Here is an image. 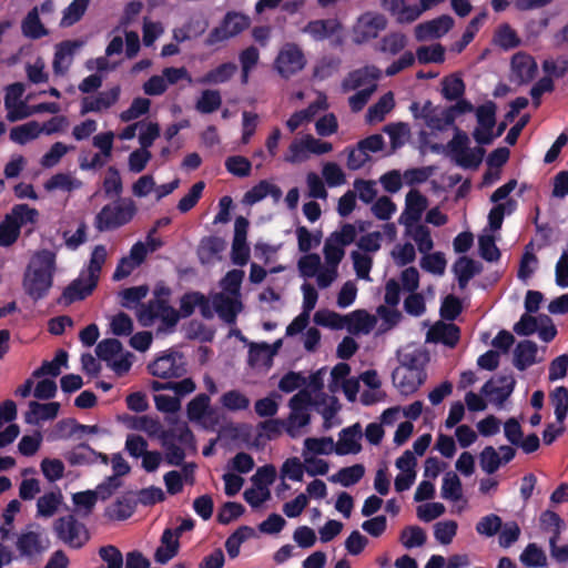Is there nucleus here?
I'll use <instances>...</instances> for the list:
<instances>
[{
  "mask_svg": "<svg viewBox=\"0 0 568 568\" xmlns=\"http://www.w3.org/2000/svg\"><path fill=\"white\" fill-rule=\"evenodd\" d=\"M357 232L354 225L344 224L324 242L323 260L320 254L302 255L297 261V272L303 280H313L320 290H328L339 277V265L345 256V247L353 243Z\"/></svg>",
  "mask_w": 568,
  "mask_h": 568,
  "instance_id": "1",
  "label": "nucleus"
},
{
  "mask_svg": "<svg viewBox=\"0 0 568 568\" xmlns=\"http://www.w3.org/2000/svg\"><path fill=\"white\" fill-rule=\"evenodd\" d=\"M55 272V254L43 250L32 255L24 275L22 286L33 300L43 298L52 286Z\"/></svg>",
  "mask_w": 568,
  "mask_h": 568,
  "instance_id": "2",
  "label": "nucleus"
},
{
  "mask_svg": "<svg viewBox=\"0 0 568 568\" xmlns=\"http://www.w3.org/2000/svg\"><path fill=\"white\" fill-rule=\"evenodd\" d=\"M155 297L148 304H142L138 311V320L144 327L151 326L156 320L161 321L158 333L172 332L179 322V313L168 301L170 290L164 286L155 288Z\"/></svg>",
  "mask_w": 568,
  "mask_h": 568,
  "instance_id": "3",
  "label": "nucleus"
},
{
  "mask_svg": "<svg viewBox=\"0 0 568 568\" xmlns=\"http://www.w3.org/2000/svg\"><path fill=\"white\" fill-rule=\"evenodd\" d=\"M106 256V247L104 245H97L92 251L87 272L82 273L78 280L64 290L63 298L71 303L91 294L98 283Z\"/></svg>",
  "mask_w": 568,
  "mask_h": 568,
  "instance_id": "4",
  "label": "nucleus"
},
{
  "mask_svg": "<svg viewBox=\"0 0 568 568\" xmlns=\"http://www.w3.org/2000/svg\"><path fill=\"white\" fill-rule=\"evenodd\" d=\"M313 404L311 390L303 389L295 394L288 403L291 413L284 420L285 432L293 438L302 435V430L310 424L308 409Z\"/></svg>",
  "mask_w": 568,
  "mask_h": 568,
  "instance_id": "5",
  "label": "nucleus"
},
{
  "mask_svg": "<svg viewBox=\"0 0 568 568\" xmlns=\"http://www.w3.org/2000/svg\"><path fill=\"white\" fill-rule=\"evenodd\" d=\"M53 530L61 541L74 549L83 547L90 539L88 528L74 515L58 518L53 524Z\"/></svg>",
  "mask_w": 568,
  "mask_h": 568,
  "instance_id": "6",
  "label": "nucleus"
},
{
  "mask_svg": "<svg viewBox=\"0 0 568 568\" xmlns=\"http://www.w3.org/2000/svg\"><path fill=\"white\" fill-rule=\"evenodd\" d=\"M307 60L302 48L293 42L284 43L274 60V69L285 79L300 73Z\"/></svg>",
  "mask_w": 568,
  "mask_h": 568,
  "instance_id": "7",
  "label": "nucleus"
},
{
  "mask_svg": "<svg viewBox=\"0 0 568 568\" xmlns=\"http://www.w3.org/2000/svg\"><path fill=\"white\" fill-rule=\"evenodd\" d=\"M409 109L416 120H422L433 131H443L454 123L452 111L445 106L434 105L430 101L423 105L413 102Z\"/></svg>",
  "mask_w": 568,
  "mask_h": 568,
  "instance_id": "8",
  "label": "nucleus"
},
{
  "mask_svg": "<svg viewBox=\"0 0 568 568\" xmlns=\"http://www.w3.org/2000/svg\"><path fill=\"white\" fill-rule=\"evenodd\" d=\"M97 355L118 374L124 375L132 366L131 354L124 352L122 344L115 338L101 341L97 346Z\"/></svg>",
  "mask_w": 568,
  "mask_h": 568,
  "instance_id": "9",
  "label": "nucleus"
},
{
  "mask_svg": "<svg viewBox=\"0 0 568 568\" xmlns=\"http://www.w3.org/2000/svg\"><path fill=\"white\" fill-rule=\"evenodd\" d=\"M318 291L321 290L316 286L315 281L304 280L301 285L303 296L302 313L286 327L287 336L296 335L306 328L310 322L311 312L315 308L318 301Z\"/></svg>",
  "mask_w": 568,
  "mask_h": 568,
  "instance_id": "10",
  "label": "nucleus"
},
{
  "mask_svg": "<svg viewBox=\"0 0 568 568\" xmlns=\"http://www.w3.org/2000/svg\"><path fill=\"white\" fill-rule=\"evenodd\" d=\"M251 20L240 12H229L222 23L213 29L206 38V44L213 45L236 37L250 27Z\"/></svg>",
  "mask_w": 568,
  "mask_h": 568,
  "instance_id": "11",
  "label": "nucleus"
},
{
  "mask_svg": "<svg viewBox=\"0 0 568 568\" xmlns=\"http://www.w3.org/2000/svg\"><path fill=\"white\" fill-rule=\"evenodd\" d=\"M133 215L131 205L109 204L97 214L94 226L100 232L114 230L130 222Z\"/></svg>",
  "mask_w": 568,
  "mask_h": 568,
  "instance_id": "12",
  "label": "nucleus"
},
{
  "mask_svg": "<svg viewBox=\"0 0 568 568\" xmlns=\"http://www.w3.org/2000/svg\"><path fill=\"white\" fill-rule=\"evenodd\" d=\"M149 372L160 378H179L185 374V363L178 352L165 353L149 365Z\"/></svg>",
  "mask_w": 568,
  "mask_h": 568,
  "instance_id": "13",
  "label": "nucleus"
},
{
  "mask_svg": "<svg viewBox=\"0 0 568 568\" xmlns=\"http://www.w3.org/2000/svg\"><path fill=\"white\" fill-rule=\"evenodd\" d=\"M387 21L385 17L377 13H364L361 16L353 29V41L357 44L375 39L378 33L385 30Z\"/></svg>",
  "mask_w": 568,
  "mask_h": 568,
  "instance_id": "14",
  "label": "nucleus"
},
{
  "mask_svg": "<svg viewBox=\"0 0 568 568\" xmlns=\"http://www.w3.org/2000/svg\"><path fill=\"white\" fill-rule=\"evenodd\" d=\"M478 126L474 131V139L479 144H489L495 138L493 129L496 123V105L489 101L476 110Z\"/></svg>",
  "mask_w": 568,
  "mask_h": 568,
  "instance_id": "15",
  "label": "nucleus"
},
{
  "mask_svg": "<svg viewBox=\"0 0 568 568\" xmlns=\"http://www.w3.org/2000/svg\"><path fill=\"white\" fill-rule=\"evenodd\" d=\"M23 93L24 85L20 82L10 84L6 89L4 106L8 111L7 119L11 122L31 115L30 106L21 100Z\"/></svg>",
  "mask_w": 568,
  "mask_h": 568,
  "instance_id": "16",
  "label": "nucleus"
},
{
  "mask_svg": "<svg viewBox=\"0 0 568 568\" xmlns=\"http://www.w3.org/2000/svg\"><path fill=\"white\" fill-rule=\"evenodd\" d=\"M248 221L237 216L234 223V236L232 242L231 258L233 264L243 266L248 262L250 247L246 243Z\"/></svg>",
  "mask_w": 568,
  "mask_h": 568,
  "instance_id": "17",
  "label": "nucleus"
},
{
  "mask_svg": "<svg viewBox=\"0 0 568 568\" xmlns=\"http://www.w3.org/2000/svg\"><path fill=\"white\" fill-rule=\"evenodd\" d=\"M16 547L21 557L36 558L49 547V540L39 531H22L16 541Z\"/></svg>",
  "mask_w": 568,
  "mask_h": 568,
  "instance_id": "18",
  "label": "nucleus"
},
{
  "mask_svg": "<svg viewBox=\"0 0 568 568\" xmlns=\"http://www.w3.org/2000/svg\"><path fill=\"white\" fill-rule=\"evenodd\" d=\"M121 88L115 85L106 91H102L97 95L85 97L81 100V115L90 112H102L113 106L120 98Z\"/></svg>",
  "mask_w": 568,
  "mask_h": 568,
  "instance_id": "19",
  "label": "nucleus"
},
{
  "mask_svg": "<svg viewBox=\"0 0 568 568\" xmlns=\"http://www.w3.org/2000/svg\"><path fill=\"white\" fill-rule=\"evenodd\" d=\"M382 71L375 65H366L348 73L343 80L342 88L345 92L377 85Z\"/></svg>",
  "mask_w": 568,
  "mask_h": 568,
  "instance_id": "20",
  "label": "nucleus"
},
{
  "mask_svg": "<svg viewBox=\"0 0 568 568\" xmlns=\"http://www.w3.org/2000/svg\"><path fill=\"white\" fill-rule=\"evenodd\" d=\"M393 384L403 395L415 393L426 379V373L406 367H396L393 372Z\"/></svg>",
  "mask_w": 568,
  "mask_h": 568,
  "instance_id": "21",
  "label": "nucleus"
},
{
  "mask_svg": "<svg viewBox=\"0 0 568 568\" xmlns=\"http://www.w3.org/2000/svg\"><path fill=\"white\" fill-rule=\"evenodd\" d=\"M513 375H503L497 379H490L481 387V394L489 397L490 402L501 406L510 396L515 387Z\"/></svg>",
  "mask_w": 568,
  "mask_h": 568,
  "instance_id": "22",
  "label": "nucleus"
},
{
  "mask_svg": "<svg viewBox=\"0 0 568 568\" xmlns=\"http://www.w3.org/2000/svg\"><path fill=\"white\" fill-rule=\"evenodd\" d=\"M428 206V201L418 190H410L406 194L405 209L402 212L398 222L402 225H410L412 223H418L424 211Z\"/></svg>",
  "mask_w": 568,
  "mask_h": 568,
  "instance_id": "23",
  "label": "nucleus"
},
{
  "mask_svg": "<svg viewBox=\"0 0 568 568\" xmlns=\"http://www.w3.org/2000/svg\"><path fill=\"white\" fill-rule=\"evenodd\" d=\"M342 24L337 19H318L310 21L303 29V33L308 34L315 41H324L326 39L337 37L338 43Z\"/></svg>",
  "mask_w": 568,
  "mask_h": 568,
  "instance_id": "24",
  "label": "nucleus"
},
{
  "mask_svg": "<svg viewBox=\"0 0 568 568\" xmlns=\"http://www.w3.org/2000/svg\"><path fill=\"white\" fill-rule=\"evenodd\" d=\"M453 26V18L444 14L430 21L419 23L415 28V36L419 41L440 38L446 34Z\"/></svg>",
  "mask_w": 568,
  "mask_h": 568,
  "instance_id": "25",
  "label": "nucleus"
},
{
  "mask_svg": "<svg viewBox=\"0 0 568 568\" xmlns=\"http://www.w3.org/2000/svg\"><path fill=\"white\" fill-rule=\"evenodd\" d=\"M84 44L81 40H67L55 48L53 71L55 74H64L73 61L74 53Z\"/></svg>",
  "mask_w": 568,
  "mask_h": 568,
  "instance_id": "26",
  "label": "nucleus"
},
{
  "mask_svg": "<svg viewBox=\"0 0 568 568\" xmlns=\"http://www.w3.org/2000/svg\"><path fill=\"white\" fill-rule=\"evenodd\" d=\"M382 8L398 23H410L420 17L417 4H408L404 0H382Z\"/></svg>",
  "mask_w": 568,
  "mask_h": 568,
  "instance_id": "27",
  "label": "nucleus"
},
{
  "mask_svg": "<svg viewBox=\"0 0 568 568\" xmlns=\"http://www.w3.org/2000/svg\"><path fill=\"white\" fill-rule=\"evenodd\" d=\"M145 260V250L142 246V242H136L130 250L128 256L120 260L114 274L113 280L120 281L128 277L136 267H139Z\"/></svg>",
  "mask_w": 568,
  "mask_h": 568,
  "instance_id": "28",
  "label": "nucleus"
},
{
  "mask_svg": "<svg viewBox=\"0 0 568 568\" xmlns=\"http://www.w3.org/2000/svg\"><path fill=\"white\" fill-rule=\"evenodd\" d=\"M537 72V63L534 58L525 52L516 53L511 59V75L518 83H527L534 79Z\"/></svg>",
  "mask_w": 568,
  "mask_h": 568,
  "instance_id": "29",
  "label": "nucleus"
},
{
  "mask_svg": "<svg viewBox=\"0 0 568 568\" xmlns=\"http://www.w3.org/2000/svg\"><path fill=\"white\" fill-rule=\"evenodd\" d=\"M362 429L358 424L341 430L338 440L335 443V453L337 455H349L359 453L362 446Z\"/></svg>",
  "mask_w": 568,
  "mask_h": 568,
  "instance_id": "30",
  "label": "nucleus"
},
{
  "mask_svg": "<svg viewBox=\"0 0 568 568\" xmlns=\"http://www.w3.org/2000/svg\"><path fill=\"white\" fill-rule=\"evenodd\" d=\"M459 328L453 323L437 322L433 325L426 336L427 342L443 343L454 347L459 341Z\"/></svg>",
  "mask_w": 568,
  "mask_h": 568,
  "instance_id": "31",
  "label": "nucleus"
},
{
  "mask_svg": "<svg viewBox=\"0 0 568 568\" xmlns=\"http://www.w3.org/2000/svg\"><path fill=\"white\" fill-rule=\"evenodd\" d=\"M212 305L219 316L227 323H233L241 310L240 297L226 293H219L212 297Z\"/></svg>",
  "mask_w": 568,
  "mask_h": 568,
  "instance_id": "32",
  "label": "nucleus"
},
{
  "mask_svg": "<svg viewBox=\"0 0 568 568\" xmlns=\"http://www.w3.org/2000/svg\"><path fill=\"white\" fill-rule=\"evenodd\" d=\"M28 406L29 409L24 414V420L30 425H38L40 422L55 418L60 409V404L57 402L41 404L31 400Z\"/></svg>",
  "mask_w": 568,
  "mask_h": 568,
  "instance_id": "33",
  "label": "nucleus"
},
{
  "mask_svg": "<svg viewBox=\"0 0 568 568\" xmlns=\"http://www.w3.org/2000/svg\"><path fill=\"white\" fill-rule=\"evenodd\" d=\"M316 410L322 415L324 419V428L331 429L334 426L339 425L337 413L341 409V405L334 396H323L321 399L313 400Z\"/></svg>",
  "mask_w": 568,
  "mask_h": 568,
  "instance_id": "34",
  "label": "nucleus"
},
{
  "mask_svg": "<svg viewBox=\"0 0 568 568\" xmlns=\"http://www.w3.org/2000/svg\"><path fill=\"white\" fill-rule=\"evenodd\" d=\"M345 317L344 328L351 334H368L376 324V318L363 310L346 314Z\"/></svg>",
  "mask_w": 568,
  "mask_h": 568,
  "instance_id": "35",
  "label": "nucleus"
},
{
  "mask_svg": "<svg viewBox=\"0 0 568 568\" xmlns=\"http://www.w3.org/2000/svg\"><path fill=\"white\" fill-rule=\"evenodd\" d=\"M179 551V534H173L171 529H165L161 537V545L154 554V559L159 564H166Z\"/></svg>",
  "mask_w": 568,
  "mask_h": 568,
  "instance_id": "36",
  "label": "nucleus"
},
{
  "mask_svg": "<svg viewBox=\"0 0 568 568\" xmlns=\"http://www.w3.org/2000/svg\"><path fill=\"white\" fill-rule=\"evenodd\" d=\"M399 366L416 371L425 372V364L427 363L426 353L415 346H405L398 353Z\"/></svg>",
  "mask_w": 568,
  "mask_h": 568,
  "instance_id": "37",
  "label": "nucleus"
},
{
  "mask_svg": "<svg viewBox=\"0 0 568 568\" xmlns=\"http://www.w3.org/2000/svg\"><path fill=\"white\" fill-rule=\"evenodd\" d=\"M405 226V234L410 237L417 245L420 253H428L432 251L434 243L430 231L427 226L419 223H412Z\"/></svg>",
  "mask_w": 568,
  "mask_h": 568,
  "instance_id": "38",
  "label": "nucleus"
},
{
  "mask_svg": "<svg viewBox=\"0 0 568 568\" xmlns=\"http://www.w3.org/2000/svg\"><path fill=\"white\" fill-rule=\"evenodd\" d=\"M68 462L71 465H85L93 464L100 459L103 464L109 463V457L105 454L97 453L88 445H80L68 454Z\"/></svg>",
  "mask_w": 568,
  "mask_h": 568,
  "instance_id": "39",
  "label": "nucleus"
},
{
  "mask_svg": "<svg viewBox=\"0 0 568 568\" xmlns=\"http://www.w3.org/2000/svg\"><path fill=\"white\" fill-rule=\"evenodd\" d=\"M395 106V99L393 92H387L379 98V100L368 108L366 120L368 123L382 122L386 114H388Z\"/></svg>",
  "mask_w": 568,
  "mask_h": 568,
  "instance_id": "40",
  "label": "nucleus"
},
{
  "mask_svg": "<svg viewBox=\"0 0 568 568\" xmlns=\"http://www.w3.org/2000/svg\"><path fill=\"white\" fill-rule=\"evenodd\" d=\"M537 345L531 341H523L515 348L514 365L524 371L535 363Z\"/></svg>",
  "mask_w": 568,
  "mask_h": 568,
  "instance_id": "41",
  "label": "nucleus"
},
{
  "mask_svg": "<svg viewBox=\"0 0 568 568\" xmlns=\"http://www.w3.org/2000/svg\"><path fill=\"white\" fill-rule=\"evenodd\" d=\"M128 428L143 432L150 437H155L162 432V425L155 417L149 415L133 416L126 422Z\"/></svg>",
  "mask_w": 568,
  "mask_h": 568,
  "instance_id": "42",
  "label": "nucleus"
},
{
  "mask_svg": "<svg viewBox=\"0 0 568 568\" xmlns=\"http://www.w3.org/2000/svg\"><path fill=\"white\" fill-rule=\"evenodd\" d=\"M311 156L310 150L307 148V139L306 134L301 138H295L291 144L286 153L284 154V161L291 164H301L306 162Z\"/></svg>",
  "mask_w": 568,
  "mask_h": 568,
  "instance_id": "43",
  "label": "nucleus"
},
{
  "mask_svg": "<svg viewBox=\"0 0 568 568\" xmlns=\"http://www.w3.org/2000/svg\"><path fill=\"white\" fill-rule=\"evenodd\" d=\"M81 187L82 182L71 173H57L44 183V189L49 192L55 190L72 192Z\"/></svg>",
  "mask_w": 568,
  "mask_h": 568,
  "instance_id": "44",
  "label": "nucleus"
},
{
  "mask_svg": "<svg viewBox=\"0 0 568 568\" xmlns=\"http://www.w3.org/2000/svg\"><path fill=\"white\" fill-rule=\"evenodd\" d=\"M150 386L154 392L168 389V390H172L178 396H186V395L193 393L196 388V385L192 378H183L178 382L153 381V382H151Z\"/></svg>",
  "mask_w": 568,
  "mask_h": 568,
  "instance_id": "45",
  "label": "nucleus"
},
{
  "mask_svg": "<svg viewBox=\"0 0 568 568\" xmlns=\"http://www.w3.org/2000/svg\"><path fill=\"white\" fill-rule=\"evenodd\" d=\"M453 271L460 288H465L470 278L479 273L480 270L474 260L463 256L456 261Z\"/></svg>",
  "mask_w": 568,
  "mask_h": 568,
  "instance_id": "46",
  "label": "nucleus"
},
{
  "mask_svg": "<svg viewBox=\"0 0 568 568\" xmlns=\"http://www.w3.org/2000/svg\"><path fill=\"white\" fill-rule=\"evenodd\" d=\"M365 474V468L361 464H355L349 467L339 469L336 474L332 475L328 479L332 483L341 484L344 487H349L358 483Z\"/></svg>",
  "mask_w": 568,
  "mask_h": 568,
  "instance_id": "47",
  "label": "nucleus"
},
{
  "mask_svg": "<svg viewBox=\"0 0 568 568\" xmlns=\"http://www.w3.org/2000/svg\"><path fill=\"white\" fill-rule=\"evenodd\" d=\"M440 495L449 501H458L463 498V486L457 474L448 471L444 475Z\"/></svg>",
  "mask_w": 568,
  "mask_h": 568,
  "instance_id": "48",
  "label": "nucleus"
},
{
  "mask_svg": "<svg viewBox=\"0 0 568 568\" xmlns=\"http://www.w3.org/2000/svg\"><path fill=\"white\" fill-rule=\"evenodd\" d=\"M234 63H223L217 68L209 71L205 75L197 79L196 82L201 84H220L229 81L236 72Z\"/></svg>",
  "mask_w": 568,
  "mask_h": 568,
  "instance_id": "49",
  "label": "nucleus"
},
{
  "mask_svg": "<svg viewBox=\"0 0 568 568\" xmlns=\"http://www.w3.org/2000/svg\"><path fill=\"white\" fill-rule=\"evenodd\" d=\"M74 505V513L80 517H88L92 514L98 499L91 489L74 493L71 497Z\"/></svg>",
  "mask_w": 568,
  "mask_h": 568,
  "instance_id": "50",
  "label": "nucleus"
},
{
  "mask_svg": "<svg viewBox=\"0 0 568 568\" xmlns=\"http://www.w3.org/2000/svg\"><path fill=\"white\" fill-rule=\"evenodd\" d=\"M276 353V348H272L266 343L252 344L248 352V364L252 367L267 366Z\"/></svg>",
  "mask_w": 568,
  "mask_h": 568,
  "instance_id": "51",
  "label": "nucleus"
},
{
  "mask_svg": "<svg viewBox=\"0 0 568 568\" xmlns=\"http://www.w3.org/2000/svg\"><path fill=\"white\" fill-rule=\"evenodd\" d=\"M90 0H73L62 12L60 27L68 28L75 24L84 16Z\"/></svg>",
  "mask_w": 568,
  "mask_h": 568,
  "instance_id": "52",
  "label": "nucleus"
},
{
  "mask_svg": "<svg viewBox=\"0 0 568 568\" xmlns=\"http://www.w3.org/2000/svg\"><path fill=\"white\" fill-rule=\"evenodd\" d=\"M62 501L60 491H50L41 496L37 501V515L39 517H52Z\"/></svg>",
  "mask_w": 568,
  "mask_h": 568,
  "instance_id": "53",
  "label": "nucleus"
},
{
  "mask_svg": "<svg viewBox=\"0 0 568 568\" xmlns=\"http://www.w3.org/2000/svg\"><path fill=\"white\" fill-rule=\"evenodd\" d=\"M22 32L31 39H39L47 34V30L40 21L39 8L34 7L22 21Z\"/></svg>",
  "mask_w": 568,
  "mask_h": 568,
  "instance_id": "54",
  "label": "nucleus"
},
{
  "mask_svg": "<svg viewBox=\"0 0 568 568\" xmlns=\"http://www.w3.org/2000/svg\"><path fill=\"white\" fill-rule=\"evenodd\" d=\"M62 367H68V353L65 351H58L55 357L51 362H44L38 369L33 372V377H41L45 375L58 376Z\"/></svg>",
  "mask_w": 568,
  "mask_h": 568,
  "instance_id": "55",
  "label": "nucleus"
},
{
  "mask_svg": "<svg viewBox=\"0 0 568 568\" xmlns=\"http://www.w3.org/2000/svg\"><path fill=\"white\" fill-rule=\"evenodd\" d=\"M134 513V505L126 498L116 499L104 510V516L110 520H125Z\"/></svg>",
  "mask_w": 568,
  "mask_h": 568,
  "instance_id": "56",
  "label": "nucleus"
},
{
  "mask_svg": "<svg viewBox=\"0 0 568 568\" xmlns=\"http://www.w3.org/2000/svg\"><path fill=\"white\" fill-rule=\"evenodd\" d=\"M41 133V126L36 121L18 125L10 132V139L19 144H26L27 142L36 139Z\"/></svg>",
  "mask_w": 568,
  "mask_h": 568,
  "instance_id": "57",
  "label": "nucleus"
},
{
  "mask_svg": "<svg viewBox=\"0 0 568 568\" xmlns=\"http://www.w3.org/2000/svg\"><path fill=\"white\" fill-rule=\"evenodd\" d=\"M335 452V443L332 437H308L304 440L303 453H308L312 456L329 455Z\"/></svg>",
  "mask_w": 568,
  "mask_h": 568,
  "instance_id": "58",
  "label": "nucleus"
},
{
  "mask_svg": "<svg viewBox=\"0 0 568 568\" xmlns=\"http://www.w3.org/2000/svg\"><path fill=\"white\" fill-rule=\"evenodd\" d=\"M516 201L506 200L503 203L496 204L488 214V223L491 231H497L501 227L505 215L511 214L516 210Z\"/></svg>",
  "mask_w": 568,
  "mask_h": 568,
  "instance_id": "59",
  "label": "nucleus"
},
{
  "mask_svg": "<svg viewBox=\"0 0 568 568\" xmlns=\"http://www.w3.org/2000/svg\"><path fill=\"white\" fill-rule=\"evenodd\" d=\"M8 215L21 230V227L26 225H34L38 221L39 212L27 204H19L16 205Z\"/></svg>",
  "mask_w": 568,
  "mask_h": 568,
  "instance_id": "60",
  "label": "nucleus"
},
{
  "mask_svg": "<svg viewBox=\"0 0 568 568\" xmlns=\"http://www.w3.org/2000/svg\"><path fill=\"white\" fill-rule=\"evenodd\" d=\"M494 42L505 49H514L520 44L517 32L507 23L500 24L495 32Z\"/></svg>",
  "mask_w": 568,
  "mask_h": 568,
  "instance_id": "61",
  "label": "nucleus"
},
{
  "mask_svg": "<svg viewBox=\"0 0 568 568\" xmlns=\"http://www.w3.org/2000/svg\"><path fill=\"white\" fill-rule=\"evenodd\" d=\"M345 315H341L331 310H318L313 317L316 325L332 329H343L345 327Z\"/></svg>",
  "mask_w": 568,
  "mask_h": 568,
  "instance_id": "62",
  "label": "nucleus"
},
{
  "mask_svg": "<svg viewBox=\"0 0 568 568\" xmlns=\"http://www.w3.org/2000/svg\"><path fill=\"white\" fill-rule=\"evenodd\" d=\"M222 104V98L216 90H204L196 101L195 109L203 114L213 113Z\"/></svg>",
  "mask_w": 568,
  "mask_h": 568,
  "instance_id": "63",
  "label": "nucleus"
},
{
  "mask_svg": "<svg viewBox=\"0 0 568 568\" xmlns=\"http://www.w3.org/2000/svg\"><path fill=\"white\" fill-rule=\"evenodd\" d=\"M550 402L554 406L555 416L559 424H562L568 413V390L564 386L556 387L550 394Z\"/></svg>",
  "mask_w": 568,
  "mask_h": 568,
  "instance_id": "64",
  "label": "nucleus"
}]
</instances>
